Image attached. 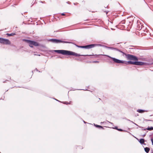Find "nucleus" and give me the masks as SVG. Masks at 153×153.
<instances>
[{
  "label": "nucleus",
  "mask_w": 153,
  "mask_h": 153,
  "mask_svg": "<svg viewBox=\"0 0 153 153\" xmlns=\"http://www.w3.org/2000/svg\"><path fill=\"white\" fill-rule=\"evenodd\" d=\"M54 51L55 52H56L57 53H61L64 55H68V56H74L76 57H78L80 56H92V55H80L79 54L77 53L71 51H70L65 50H55ZM99 55H92V56H95V57L97 58L98 57V56Z\"/></svg>",
  "instance_id": "f257e3e1"
},
{
  "label": "nucleus",
  "mask_w": 153,
  "mask_h": 153,
  "mask_svg": "<svg viewBox=\"0 0 153 153\" xmlns=\"http://www.w3.org/2000/svg\"><path fill=\"white\" fill-rule=\"evenodd\" d=\"M105 56H107L109 58H110L115 63L119 64H125L126 65L133 64L135 65V61L132 62L130 61H126L120 60V59H116L115 58L111 57L107 55H105Z\"/></svg>",
  "instance_id": "f03ea898"
},
{
  "label": "nucleus",
  "mask_w": 153,
  "mask_h": 153,
  "mask_svg": "<svg viewBox=\"0 0 153 153\" xmlns=\"http://www.w3.org/2000/svg\"><path fill=\"white\" fill-rule=\"evenodd\" d=\"M123 54L125 55L126 57L129 60H134L135 61H137L138 60V59L137 57L133 55L127 54L123 52L122 53Z\"/></svg>",
  "instance_id": "7ed1b4c3"
},
{
  "label": "nucleus",
  "mask_w": 153,
  "mask_h": 153,
  "mask_svg": "<svg viewBox=\"0 0 153 153\" xmlns=\"http://www.w3.org/2000/svg\"><path fill=\"white\" fill-rule=\"evenodd\" d=\"M24 40L29 44V45L30 47L33 48V46H39V43L36 42L28 39H24Z\"/></svg>",
  "instance_id": "20e7f679"
},
{
  "label": "nucleus",
  "mask_w": 153,
  "mask_h": 153,
  "mask_svg": "<svg viewBox=\"0 0 153 153\" xmlns=\"http://www.w3.org/2000/svg\"><path fill=\"white\" fill-rule=\"evenodd\" d=\"M49 41L53 43H72V42H71L62 41L60 39H51L49 40Z\"/></svg>",
  "instance_id": "39448f33"
},
{
  "label": "nucleus",
  "mask_w": 153,
  "mask_h": 153,
  "mask_svg": "<svg viewBox=\"0 0 153 153\" xmlns=\"http://www.w3.org/2000/svg\"><path fill=\"white\" fill-rule=\"evenodd\" d=\"M137 29L139 30H142L144 31L145 30V28L143 26V25H142L140 22L138 20L137 22Z\"/></svg>",
  "instance_id": "423d86ee"
},
{
  "label": "nucleus",
  "mask_w": 153,
  "mask_h": 153,
  "mask_svg": "<svg viewBox=\"0 0 153 153\" xmlns=\"http://www.w3.org/2000/svg\"><path fill=\"white\" fill-rule=\"evenodd\" d=\"M0 43L4 44H10V42L8 39L0 38Z\"/></svg>",
  "instance_id": "0eeeda50"
},
{
  "label": "nucleus",
  "mask_w": 153,
  "mask_h": 153,
  "mask_svg": "<svg viewBox=\"0 0 153 153\" xmlns=\"http://www.w3.org/2000/svg\"><path fill=\"white\" fill-rule=\"evenodd\" d=\"M102 45L100 44H92L86 45V49H90L96 46H102Z\"/></svg>",
  "instance_id": "6e6552de"
},
{
  "label": "nucleus",
  "mask_w": 153,
  "mask_h": 153,
  "mask_svg": "<svg viewBox=\"0 0 153 153\" xmlns=\"http://www.w3.org/2000/svg\"><path fill=\"white\" fill-rule=\"evenodd\" d=\"M149 65V63L144 62H141L135 61V65Z\"/></svg>",
  "instance_id": "1a4fd4ad"
},
{
  "label": "nucleus",
  "mask_w": 153,
  "mask_h": 153,
  "mask_svg": "<svg viewBox=\"0 0 153 153\" xmlns=\"http://www.w3.org/2000/svg\"><path fill=\"white\" fill-rule=\"evenodd\" d=\"M105 47L107 48L108 49H111L112 50H113L114 51H118L119 52H120L121 53H123V52L122 51H121V50H120L119 49L117 48H113V47H107V46H105Z\"/></svg>",
  "instance_id": "9d476101"
},
{
  "label": "nucleus",
  "mask_w": 153,
  "mask_h": 153,
  "mask_svg": "<svg viewBox=\"0 0 153 153\" xmlns=\"http://www.w3.org/2000/svg\"><path fill=\"white\" fill-rule=\"evenodd\" d=\"M6 34L8 36H13L15 35L16 33H6Z\"/></svg>",
  "instance_id": "9b49d317"
},
{
  "label": "nucleus",
  "mask_w": 153,
  "mask_h": 153,
  "mask_svg": "<svg viewBox=\"0 0 153 153\" xmlns=\"http://www.w3.org/2000/svg\"><path fill=\"white\" fill-rule=\"evenodd\" d=\"M144 149L145 152L147 153H148L150 150V148L148 147L144 148Z\"/></svg>",
  "instance_id": "f8f14e48"
},
{
  "label": "nucleus",
  "mask_w": 153,
  "mask_h": 153,
  "mask_svg": "<svg viewBox=\"0 0 153 153\" xmlns=\"http://www.w3.org/2000/svg\"><path fill=\"white\" fill-rule=\"evenodd\" d=\"M139 142L141 144H143L144 143L145 140L144 139H141L140 140Z\"/></svg>",
  "instance_id": "ddd939ff"
},
{
  "label": "nucleus",
  "mask_w": 153,
  "mask_h": 153,
  "mask_svg": "<svg viewBox=\"0 0 153 153\" xmlns=\"http://www.w3.org/2000/svg\"><path fill=\"white\" fill-rule=\"evenodd\" d=\"M94 126L96 127L103 129V128L101 126L95 124H94Z\"/></svg>",
  "instance_id": "4468645a"
},
{
  "label": "nucleus",
  "mask_w": 153,
  "mask_h": 153,
  "mask_svg": "<svg viewBox=\"0 0 153 153\" xmlns=\"http://www.w3.org/2000/svg\"><path fill=\"white\" fill-rule=\"evenodd\" d=\"M137 111L140 113H143L145 111L142 109H138Z\"/></svg>",
  "instance_id": "2eb2a0df"
},
{
  "label": "nucleus",
  "mask_w": 153,
  "mask_h": 153,
  "mask_svg": "<svg viewBox=\"0 0 153 153\" xmlns=\"http://www.w3.org/2000/svg\"><path fill=\"white\" fill-rule=\"evenodd\" d=\"M147 130L149 131H152L153 130V127H148L147 128Z\"/></svg>",
  "instance_id": "dca6fc26"
},
{
  "label": "nucleus",
  "mask_w": 153,
  "mask_h": 153,
  "mask_svg": "<svg viewBox=\"0 0 153 153\" xmlns=\"http://www.w3.org/2000/svg\"><path fill=\"white\" fill-rule=\"evenodd\" d=\"M76 46L79 47V48H85L86 49V45H85V46H78V45H76Z\"/></svg>",
  "instance_id": "f3484780"
},
{
  "label": "nucleus",
  "mask_w": 153,
  "mask_h": 153,
  "mask_svg": "<svg viewBox=\"0 0 153 153\" xmlns=\"http://www.w3.org/2000/svg\"><path fill=\"white\" fill-rule=\"evenodd\" d=\"M71 102H63V103L64 104H66V105H68V104H71Z\"/></svg>",
  "instance_id": "a211bd4d"
},
{
  "label": "nucleus",
  "mask_w": 153,
  "mask_h": 153,
  "mask_svg": "<svg viewBox=\"0 0 153 153\" xmlns=\"http://www.w3.org/2000/svg\"><path fill=\"white\" fill-rule=\"evenodd\" d=\"M117 130H118V131H123V130L122 129H120V128H118V129H117Z\"/></svg>",
  "instance_id": "6ab92c4d"
},
{
  "label": "nucleus",
  "mask_w": 153,
  "mask_h": 153,
  "mask_svg": "<svg viewBox=\"0 0 153 153\" xmlns=\"http://www.w3.org/2000/svg\"><path fill=\"white\" fill-rule=\"evenodd\" d=\"M93 63H98L99 62L98 61H94L92 62Z\"/></svg>",
  "instance_id": "aec40b11"
},
{
  "label": "nucleus",
  "mask_w": 153,
  "mask_h": 153,
  "mask_svg": "<svg viewBox=\"0 0 153 153\" xmlns=\"http://www.w3.org/2000/svg\"><path fill=\"white\" fill-rule=\"evenodd\" d=\"M125 20L121 22V23L122 24H125Z\"/></svg>",
  "instance_id": "412c9836"
},
{
  "label": "nucleus",
  "mask_w": 153,
  "mask_h": 153,
  "mask_svg": "<svg viewBox=\"0 0 153 153\" xmlns=\"http://www.w3.org/2000/svg\"><path fill=\"white\" fill-rule=\"evenodd\" d=\"M148 132V131H146V132L143 135V137H144L146 135V133Z\"/></svg>",
  "instance_id": "4be33fe9"
},
{
  "label": "nucleus",
  "mask_w": 153,
  "mask_h": 153,
  "mask_svg": "<svg viewBox=\"0 0 153 153\" xmlns=\"http://www.w3.org/2000/svg\"><path fill=\"white\" fill-rule=\"evenodd\" d=\"M151 141L152 143V145H153V139L151 138Z\"/></svg>",
  "instance_id": "5701e85b"
},
{
  "label": "nucleus",
  "mask_w": 153,
  "mask_h": 153,
  "mask_svg": "<svg viewBox=\"0 0 153 153\" xmlns=\"http://www.w3.org/2000/svg\"><path fill=\"white\" fill-rule=\"evenodd\" d=\"M134 124H135V125H136V126H139L140 128H141V127H141V126H138L137 125L136 123H134Z\"/></svg>",
  "instance_id": "b1692460"
},
{
  "label": "nucleus",
  "mask_w": 153,
  "mask_h": 153,
  "mask_svg": "<svg viewBox=\"0 0 153 153\" xmlns=\"http://www.w3.org/2000/svg\"><path fill=\"white\" fill-rule=\"evenodd\" d=\"M127 120L129 121H130V122H131L133 124H134V122L133 121L130 120Z\"/></svg>",
  "instance_id": "393cba45"
},
{
  "label": "nucleus",
  "mask_w": 153,
  "mask_h": 153,
  "mask_svg": "<svg viewBox=\"0 0 153 153\" xmlns=\"http://www.w3.org/2000/svg\"><path fill=\"white\" fill-rule=\"evenodd\" d=\"M61 15L62 16H65V14L64 13H62L61 14Z\"/></svg>",
  "instance_id": "a878e982"
},
{
  "label": "nucleus",
  "mask_w": 153,
  "mask_h": 153,
  "mask_svg": "<svg viewBox=\"0 0 153 153\" xmlns=\"http://www.w3.org/2000/svg\"><path fill=\"white\" fill-rule=\"evenodd\" d=\"M128 27H129L131 28V25H130L129 24L128 25Z\"/></svg>",
  "instance_id": "bb28decb"
},
{
  "label": "nucleus",
  "mask_w": 153,
  "mask_h": 153,
  "mask_svg": "<svg viewBox=\"0 0 153 153\" xmlns=\"http://www.w3.org/2000/svg\"><path fill=\"white\" fill-rule=\"evenodd\" d=\"M113 128L115 129H116L117 130V129H118L117 127H115V128Z\"/></svg>",
  "instance_id": "cd10ccee"
},
{
  "label": "nucleus",
  "mask_w": 153,
  "mask_h": 153,
  "mask_svg": "<svg viewBox=\"0 0 153 153\" xmlns=\"http://www.w3.org/2000/svg\"><path fill=\"white\" fill-rule=\"evenodd\" d=\"M147 130V128L142 129V130Z\"/></svg>",
  "instance_id": "c85d7f7f"
},
{
  "label": "nucleus",
  "mask_w": 153,
  "mask_h": 153,
  "mask_svg": "<svg viewBox=\"0 0 153 153\" xmlns=\"http://www.w3.org/2000/svg\"><path fill=\"white\" fill-rule=\"evenodd\" d=\"M54 99L55 100H56V101H59V102H60L59 101V100H56V99Z\"/></svg>",
  "instance_id": "c756f323"
},
{
  "label": "nucleus",
  "mask_w": 153,
  "mask_h": 153,
  "mask_svg": "<svg viewBox=\"0 0 153 153\" xmlns=\"http://www.w3.org/2000/svg\"><path fill=\"white\" fill-rule=\"evenodd\" d=\"M151 153H153V150H151Z\"/></svg>",
  "instance_id": "7c9ffc66"
},
{
  "label": "nucleus",
  "mask_w": 153,
  "mask_h": 153,
  "mask_svg": "<svg viewBox=\"0 0 153 153\" xmlns=\"http://www.w3.org/2000/svg\"><path fill=\"white\" fill-rule=\"evenodd\" d=\"M35 70H36V71H38V70H37V68H36L35 69Z\"/></svg>",
  "instance_id": "2f4dec72"
},
{
  "label": "nucleus",
  "mask_w": 153,
  "mask_h": 153,
  "mask_svg": "<svg viewBox=\"0 0 153 153\" xmlns=\"http://www.w3.org/2000/svg\"><path fill=\"white\" fill-rule=\"evenodd\" d=\"M83 122L85 123H86V122L84 120L83 121Z\"/></svg>",
  "instance_id": "473e14b6"
},
{
  "label": "nucleus",
  "mask_w": 153,
  "mask_h": 153,
  "mask_svg": "<svg viewBox=\"0 0 153 153\" xmlns=\"http://www.w3.org/2000/svg\"><path fill=\"white\" fill-rule=\"evenodd\" d=\"M147 120L149 121H152L151 120Z\"/></svg>",
  "instance_id": "72a5a7b5"
},
{
  "label": "nucleus",
  "mask_w": 153,
  "mask_h": 153,
  "mask_svg": "<svg viewBox=\"0 0 153 153\" xmlns=\"http://www.w3.org/2000/svg\"><path fill=\"white\" fill-rule=\"evenodd\" d=\"M144 145H146V143H143V144Z\"/></svg>",
  "instance_id": "f704fd0d"
},
{
  "label": "nucleus",
  "mask_w": 153,
  "mask_h": 153,
  "mask_svg": "<svg viewBox=\"0 0 153 153\" xmlns=\"http://www.w3.org/2000/svg\"><path fill=\"white\" fill-rule=\"evenodd\" d=\"M108 12H107L106 13V14H107L108 13Z\"/></svg>",
  "instance_id": "c9c22d12"
},
{
  "label": "nucleus",
  "mask_w": 153,
  "mask_h": 153,
  "mask_svg": "<svg viewBox=\"0 0 153 153\" xmlns=\"http://www.w3.org/2000/svg\"><path fill=\"white\" fill-rule=\"evenodd\" d=\"M82 90H87V89H82Z\"/></svg>",
  "instance_id": "e433bc0d"
},
{
  "label": "nucleus",
  "mask_w": 153,
  "mask_h": 153,
  "mask_svg": "<svg viewBox=\"0 0 153 153\" xmlns=\"http://www.w3.org/2000/svg\"><path fill=\"white\" fill-rule=\"evenodd\" d=\"M37 55L36 54H34V55Z\"/></svg>",
  "instance_id": "4c0bfd02"
},
{
  "label": "nucleus",
  "mask_w": 153,
  "mask_h": 153,
  "mask_svg": "<svg viewBox=\"0 0 153 153\" xmlns=\"http://www.w3.org/2000/svg\"><path fill=\"white\" fill-rule=\"evenodd\" d=\"M5 82V81H4V82H4V83Z\"/></svg>",
  "instance_id": "58836bf2"
},
{
  "label": "nucleus",
  "mask_w": 153,
  "mask_h": 153,
  "mask_svg": "<svg viewBox=\"0 0 153 153\" xmlns=\"http://www.w3.org/2000/svg\"><path fill=\"white\" fill-rule=\"evenodd\" d=\"M131 23V22H129V23Z\"/></svg>",
  "instance_id": "ea45409f"
},
{
  "label": "nucleus",
  "mask_w": 153,
  "mask_h": 153,
  "mask_svg": "<svg viewBox=\"0 0 153 153\" xmlns=\"http://www.w3.org/2000/svg\"><path fill=\"white\" fill-rule=\"evenodd\" d=\"M110 123L111 124H112V123H111L110 122Z\"/></svg>",
  "instance_id": "a19ab883"
},
{
  "label": "nucleus",
  "mask_w": 153,
  "mask_h": 153,
  "mask_svg": "<svg viewBox=\"0 0 153 153\" xmlns=\"http://www.w3.org/2000/svg\"><path fill=\"white\" fill-rule=\"evenodd\" d=\"M41 2H42V1H41Z\"/></svg>",
  "instance_id": "79ce46f5"
},
{
  "label": "nucleus",
  "mask_w": 153,
  "mask_h": 153,
  "mask_svg": "<svg viewBox=\"0 0 153 153\" xmlns=\"http://www.w3.org/2000/svg\"><path fill=\"white\" fill-rule=\"evenodd\" d=\"M37 55L40 56V55Z\"/></svg>",
  "instance_id": "37998d69"
}]
</instances>
